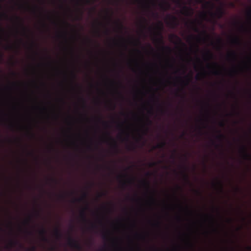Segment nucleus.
Returning <instances> with one entry per match:
<instances>
[{
    "mask_svg": "<svg viewBox=\"0 0 251 251\" xmlns=\"http://www.w3.org/2000/svg\"><path fill=\"white\" fill-rule=\"evenodd\" d=\"M181 13L185 15H191L193 13V10L189 7L184 6L182 8Z\"/></svg>",
    "mask_w": 251,
    "mask_h": 251,
    "instance_id": "nucleus-7",
    "label": "nucleus"
},
{
    "mask_svg": "<svg viewBox=\"0 0 251 251\" xmlns=\"http://www.w3.org/2000/svg\"><path fill=\"white\" fill-rule=\"evenodd\" d=\"M151 201L153 202H154L155 201V200L153 196L151 197Z\"/></svg>",
    "mask_w": 251,
    "mask_h": 251,
    "instance_id": "nucleus-50",
    "label": "nucleus"
},
{
    "mask_svg": "<svg viewBox=\"0 0 251 251\" xmlns=\"http://www.w3.org/2000/svg\"><path fill=\"white\" fill-rule=\"evenodd\" d=\"M166 143L165 141H162L158 143L155 146L153 147V149H162L166 146Z\"/></svg>",
    "mask_w": 251,
    "mask_h": 251,
    "instance_id": "nucleus-15",
    "label": "nucleus"
},
{
    "mask_svg": "<svg viewBox=\"0 0 251 251\" xmlns=\"http://www.w3.org/2000/svg\"><path fill=\"white\" fill-rule=\"evenodd\" d=\"M133 181V179H129L128 180L127 182L129 183H132Z\"/></svg>",
    "mask_w": 251,
    "mask_h": 251,
    "instance_id": "nucleus-47",
    "label": "nucleus"
},
{
    "mask_svg": "<svg viewBox=\"0 0 251 251\" xmlns=\"http://www.w3.org/2000/svg\"><path fill=\"white\" fill-rule=\"evenodd\" d=\"M167 18L169 19L168 24L172 28L176 27L178 25V22L177 18L173 15H168Z\"/></svg>",
    "mask_w": 251,
    "mask_h": 251,
    "instance_id": "nucleus-3",
    "label": "nucleus"
},
{
    "mask_svg": "<svg viewBox=\"0 0 251 251\" xmlns=\"http://www.w3.org/2000/svg\"><path fill=\"white\" fill-rule=\"evenodd\" d=\"M87 208L88 207L86 206L84 209H82L80 212V216L81 217V220L84 222H86L87 221L85 213V210H86Z\"/></svg>",
    "mask_w": 251,
    "mask_h": 251,
    "instance_id": "nucleus-10",
    "label": "nucleus"
},
{
    "mask_svg": "<svg viewBox=\"0 0 251 251\" xmlns=\"http://www.w3.org/2000/svg\"><path fill=\"white\" fill-rule=\"evenodd\" d=\"M136 43L137 44H141V42H140V41L139 40H136Z\"/></svg>",
    "mask_w": 251,
    "mask_h": 251,
    "instance_id": "nucleus-56",
    "label": "nucleus"
},
{
    "mask_svg": "<svg viewBox=\"0 0 251 251\" xmlns=\"http://www.w3.org/2000/svg\"><path fill=\"white\" fill-rule=\"evenodd\" d=\"M51 180L52 181H53V182H55V183H57V181H56V180H55V179H54V178H51Z\"/></svg>",
    "mask_w": 251,
    "mask_h": 251,
    "instance_id": "nucleus-52",
    "label": "nucleus"
},
{
    "mask_svg": "<svg viewBox=\"0 0 251 251\" xmlns=\"http://www.w3.org/2000/svg\"><path fill=\"white\" fill-rule=\"evenodd\" d=\"M108 135L109 139L112 141V143L111 144V146L112 148L116 152H117L118 150V146L117 142L115 141V140L113 138H112L111 136L109 135V134H108Z\"/></svg>",
    "mask_w": 251,
    "mask_h": 251,
    "instance_id": "nucleus-8",
    "label": "nucleus"
},
{
    "mask_svg": "<svg viewBox=\"0 0 251 251\" xmlns=\"http://www.w3.org/2000/svg\"><path fill=\"white\" fill-rule=\"evenodd\" d=\"M155 165H156V163H155V162H152L150 164V167H153V166H154Z\"/></svg>",
    "mask_w": 251,
    "mask_h": 251,
    "instance_id": "nucleus-42",
    "label": "nucleus"
},
{
    "mask_svg": "<svg viewBox=\"0 0 251 251\" xmlns=\"http://www.w3.org/2000/svg\"><path fill=\"white\" fill-rule=\"evenodd\" d=\"M0 16H3V17H4L5 18H7L8 17L6 13H2L0 14Z\"/></svg>",
    "mask_w": 251,
    "mask_h": 251,
    "instance_id": "nucleus-39",
    "label": "nucleus"
},
{
    "mask_svg": "<svg viewBox=\"0 0 251 251\" xmlns=\"http://www.w3.org/2000/svg\"><path fill=\"white\" fill-rule=\"evenodd\" d=\"M231 43L234 45H239L241 43L240 39L238 37L236 36L231 38Z\"/></svg>",
    "mask_w": 251,
    "mask_h": 251,
    "instance_id": "nucleus-12",
    "label": "nucleus"
},
{
    "mask_svg": "<svg viewBox=\"0 0 251 251\" xmlns=\"http://www.w3.org/2000/svg\"><path fill=\"white\" fill-rule=\"evenodd\" d=\"M107 233H104L103 234V235H102V238H103V239H107Z\"/></svg>",
    "mask_w": 251,
    "mask_h": 251,
    "instance_id": "nucleus-38",
    "label": "nucleus"
},
{
    "mask_svg": "<svg viewBox=\"0 0 251 251\" xmlns=\"http://www.w3.org/2000/svg\"><path fill=\"white\" fill-rule=\"evenodd\" d=\"M27 233L29 235H32V232L31 231H27Z\"/></svg>",
    "mask_w": 251,
    "mask_h": 251,
    "instance_id": "nucleus-60",
    "label": "nucleus"
},
{
    "mask_svg": "<svg viewBox=\"0 0 251 251\" xmlns=\"http://www.w3.org/2000/svg\"><path fill=\"white\" fill-rule=\"evenodd\" d=\"M247 250L249 251H251V246H249L247 247Z\"/></svg>",
    "mask_w": 251,
    "mask_h": 251,
    "instance_id": "nucleus-54",
    "label": "nucleus"
},
{
    "mask_svg": "<svg viewBox=\"0 0 251 251\" xmlns=\"http://www.w3.org/2000/svg\"><path fill=\"white\" fill-rule=\"evenodd\" d=\"M87 197V194L86 193H84L82 195V197L79 199H74L73 202H80L82 201L86 200Z\"/></svg>",
    "mask_w": 251,
    "mask_h": 251,
    "instance_id": "nucleus-13",
    "label": "nucleus"
},
{
    "mask_svg": "<svg viewBox=\"0 0 251 251\" xmlns=\"http://www.w3.org/2000/svg\"><path fill=\"white\" fill-rule=\"evenodd\" d=\"M54 234L57 239H59L62 237V234L60 230L57 228H55L54 230Z\"/></svg>",
    "mask_w": 251,
    "mask_h": 251,
    "instance_id": "nucleus-14",
    "label": "nucleus"
},
{
    "mask_svg": "<svg viewBox=\"0 0 251 251\" xmlns=\"http://www.w3.org/2000/svg\"><path fill=\"white\" fill-rule=\"evenodd\" d=\"M153 98H155V99H156V101H157V102H159L158 98H157L155 97V96L154 95H153Z\"/></svg>",
    "mask_w": 251,
    "mask_h": 251,
    "instance_id": "nucleus-59",
    "label": "nucleus"
},
{
    "mask_svg": "<svg viewBox=\"0 0 251 251\" xmlns=\"http://www.w3.org/2000/svg\"><path fill=\"white\" fill-rule=\"evenodd\" d=\"M21 25H22V27H23V28L24 30H25V28L24 27V25H23V23H22L21 24Z\"/></svg>",
    "mask_w": 251,
    "mask_h": 251,
    "instance_id": "nucleus-61",
    "label": "nucleus"
},
{
    "mask_svg": "<svg viewBox=\"0 0 251 251\" xmlns=\"http://www.w3.org/2000/svg\"><path fill=\"white\" fill-rule=\"evenodd\" d=\"M102 122L104 126H107V125H108L107 123H106V122H103V121Z\"/></svg>",
    "mask_w": 251,
    "mask_h": 251,
    "instance_id": "nucleus-57",
    "label": "nucleus"
},
{
    "mask_svg": "<svg viewBox=\"0 0 251 251\" xmlns=\"http://www.w3.org/2000/svg\"><path fill=\"white\" fill-rule=\"evenodd\" d=\"M59 197H60V198H61V199H64V195H60V196H59Z\"/></svg>",
    "mask_w": 251,
    "mask_h": 251,
    "instance_id": "nucleus-58",
    "label": "nucleus"
},
{
    "mask_svg": "<svg viewBox=\"0 0 251 251\" xmlns=\"http://www.w3.org/2000/svg\"><path fill=\"white\" fill-rule=\"evenodd\" d=\"M210 14L212 17H216L217 19H220L224 15L225 11L222 7H219L215 12L213 13L211 12Z\"/></svg>",
    "mask_w": 251,
    "mask_h": 251,
    "instance_id": "nucleus-4",
    "label": "nucleus"
},
{
    "mask_svg": "<svg viewBox=\"0 0 251 251\" xmlns=\"http://www.w3.org/2000/svg\"><path fill=\"white\" fill-rule=\"evenodd\" d=\"M158 0H151V1L153 5H155L156 4V2Z\"/></svg>",
    "mask_w": 251,
    "mask_h": 251,
    "instance_id": "nucleus-43",
    "label": "nucleus"
},
{
    "mask_svg": "<svg viewBox=\"0 0 251 251\" xmlns=\"http://www.w3.org/2000/svg\"><path fill=\"white\" fill-rule=\"evenodd\" d=\"M219 125L220 126L223 127L225 126V123L223 121L220 122Z\"/></svg>",
    "mask_w": 251,
    "mask_h": 251,
    "instance_id": "nucleus-37",
    "label": "nucleus"
},
{
    "mask_svg": "<svg viewBox=\"0 0 251 251\" xmlns=\"http://www.w3.org/2000/svg\"><path fill=\"white\" fill-rule=\"evenodd\" d=\"M28 251H36V247L35 246H33L31 247L28 249Z\"/></svg>",
    "mask_w": 251,
    "mask_h": 251,
    "instance_id": "nucleus-29",
    "label": "nucleus"
},
{
    "mask_svg": "<svg viewBox=\"0 0 251 251\" xmlns=\"http://www.w3.org/2000/svg\"><path fill=\"white\" fill-rule=\"evenodd\" d=\"M186 77H187V80L185 82V85H187L188 84L189 82L191 81V75H190L189 77L187 76ZM183 82H184V81H183Z\"/></svg>",
    "mask_w": 251,
    "mask_h": 251,
    "instance_id": "nucleus-26",
    "label": "nucleus"
},
{
    "mask_svg": "<svg viewBox=\"0 0 251 251\" xmlns=\"http://www.w3.org/2000/svg\"><path fill=\"white\" fill-rule=\"evenodd\" d=\"M240 151L243 155V157L245 160H251V155L248 153L247 149L245 146H242Z\"/></svg>",
    "mask_w": 251,
    "mask_h": 251,
    "instance_id": "nucleus-5",
    "label": "nucleus"
},
{
    "mask_svg": "<svg viewBox=\"0 0 251 251\" xmlns=\"http://www.w3.org/2000/svg\"><path fill=\"white\" fill-rule=\"evenodd\" d=\"M30 218H29L28 219H27V220H25V223H26V224H28V223H29V221H30Z\"/></svg>",
    "mask_w": 251,
    "mask_h": 251,
    "instance_id": "nucleus-51",
    "label": "nucleus"
},
{
    "mask_svg": "<svg viewBox=\"0 0 251 251\" xmlns=\"http://www.w3.org/2000/svg\"><path fill=\"white\" fill-rule=\"evenodd\" d=\"M159 6L162 10L166 11L169 8L170 5L168 2L164 1L159 3Z\"/></svg>",
    "mask_w": 251,
    "mask_h": 251,
    "instance_id": "nucleus-9",
    "label": "nucleus"
},
{
    "mask_svg": "<svg viewBox=\"0 0 251 251\" xmlns=\"http://www.w3.org/2000/svg\"><path fill=\"white\" fill-rule=\"evenodd\" d=\"M105 195H106V193L102 192V193H100L99 194V196H99V198H100V197H101L102 196H105Z\"/></svg>",
    "mask_w": 251,
    "mask_h": 251,
    "instance_id": "nucleus-33",
    "label": "nucleus"
},
{
    "mask_svg": "<svg viewBox=\"0 0 251 251\" xmlns=\"http://www.w3.org/2000/svg\"><path fill=\"white\" fill-rule=\"evenodd\" d=\"M247 15L248 19L251 21V8L249 9L247 11Z\"/></svg>",
    "mask_w": 251,
    "mask_h": 251,
    "instance_id": "nucleus-24",
    "label": "nucleus"
},
{
    "mask_svg": "<svg viewBox=\"0 0 251 251\" xmlns=\"http://www.w3.org/2000/svg\"><path fill=\"white\" fill-rule=\"evenodd\" d=\"M146 122L148 126L151 125L152 124V121L149 118H146Z\"/></svg>",
    "mask_w": 251,
    "mask_h": 251,
    "instance_id": "nucleus-30",
    "label": "nucleus"
},
{
    "mask_svg": "<svg viewBox=\"0 0 251 251\" xmlns=\"http://www.w3.org/2000/svg\"><path fill=\"white\" fill-rule=\"evenodd\" d=\"M162 50H167V51H168L169 52H170L171 51V48L169 47H168V46H163L162 47Z\"/></svg>",
    "mask_w": 251,
    "mask_h": 251,
    "instance_id": "nucleus-25",
    "label": "nucleus"
},
{
    "mask_svg": "<svg viewBox=\"0 0 251 251\" xmlns=\"http://www.w3.org/2000/svg\"><path fill=\"white\" fill-rule=\"evenodd\" d=\"M149 113L151 114V113H152V109H151L150 110H149Z\"/></svg>",
    "mask_w": 251,
    "mask_h": 251,
    "instance_id": "nucleus-64",
    "label": "nucleus"
},
{
    "mask_svg": "<svg viewBox=\"0 0 251 251\" xmlns=\"http://www.w3.org/2000/svg\"><path fill=\"white\" fill-rule=\"evenodd\" d=\"M205 6H210L211 7H213L214 5L213 3L210 2V1H206L205 3Z\"/></svg>",
    "mask_w": 251,
    "mask_h": 251,
    "instance_id": "nucleus-27",
    "label": "nucleus"
},
{
    "mask_svg": "<svg viewBox=\"0 0 251 251\" xmlns=\"http://www.w3.org/2000/svg\"><path fill=\"white\" fill-rule=\"evenodd\" d=\"M160 223L159 222H157L154 224V226H157V227L160 226Z\"/></svg>",
    "mask_w": 251,
    "mask_h": 251,
    "instance_id": "nucleus-40",
    "label": "nucleus"
},
{
    "mask_svg": "<svg viewBox=\"0 0 251 251\" xmlns=\"http://www.w3.org/2000/svg\"><path fill=\"white\" fill-rule=\"evenodd\" d=\"M142 183L143 184V185L147 188V189H149V188H150V183H149V182L147 181V180H143L142 181Z\"/></svg>",
    "mask_w": 251,
    "mask_h": 251,
    "instance_id": "nucleus-20",
    "label": "nucleus"
},
{
    "mask_svg": "<svg viewBox=\"0 0 251 251\" xmlns=\"http://www.w3.org/2000/svg\"><path fill=\"white\" fill-rule=\"evenodd\" d=\"M198 3H201L203 2L204 0H196Z\"/></svg>",
    "mask_w": 251,
    "mask_h": 251,
    "instance_id": "nucleus-48",
    "label": "nucleus"
},
{
    "mask_svg": "<svg viewBox=\"0 0 251 251\" xmlns=\"http://www.w3.org/2000/svg\"><path fill=\"white\" fill-rule=\"evenodd\" d=\"M68 245L78 251H81L82 250V247L77 241L75 240L71 236H69L68 239Z\"/></svg>",
    "mask_w": 251,
    "mask_h": 251,
    "instance_id": "nucleus-1",
    "label": "nucleus"
},
{
    "mask_svg": "<svg viewBox=\"0 0 251 251\" xmlns=\"http://www.w3.org/2000/svg\"><path fill=\"white\" fill-rule=\"evenodd\" d=\"M18 244H19V242L17 241L10 240V241L9 242V245L10 248H11L16 246Z\"/></svg>",
    "mask_w": 251,
    "mask_h": 251,
    "instance_id": "nucleus-19",
    "label": "nucleus"
},
{
    "mask_svg": "<svg viewBox=\"0 0 251 251\" xmlns=\"http://www.w3.org/2000/svg\"><path fill=\"white\" fill-rule=\"evenodd\" d=\"M217 43L219 45H221L222 43V40L221 38H219L218 39H217Z\"/></svg>",
    "mask_w": 251,
    "mask_h": 251,
    "instance_id": "nucleus-34",
    "label": "nucleus"
},
{
    "mask_svg": "<svg viewBox=\"0 0 251 251\" xmlns=\"http://www.w3.org/2000/svg\"><path fill=\"white\" fill-rule=\"evenodd\" d=\"M16 20H17L18 21H21V19L19 17L16 16Z\"/></svg>",
    "mask_w": 251,
    "mask_h": 251,
    "instance_id": "nucleus-55",
    "label": "nucleus"
},
{
    "mask_svg": "<svg viewBox=\"0 0 251 251\" xmlns=\"http://www.w3.org/2000/svg\"><path fill=\"white\" fill-rule=\"evenodd\" d=\"M218 132L219 133V134L217 136L216 138L218 140L222 141H223V139L225 138V136L224 134H222L220 131H218Z\"/></svg>",
    "mask_w": 251,
    "mask_h": 251,
    "instance_id": "nucleus-17",
    "label": "nucleus"
},
{
    "mask_svg": "<svg viewBox=\"0 0 251 251\" xmlns=\"http://www.w3.org/2000/svg\"><path fill=\"white\" fill-rule=\"evenodd\" d=\"M175 2L179 4L181 3V0H175Z\"/></svg>",
    "mask_w": 251,
    "mask_h": 251,
    "instance_id": "nucleus-45",
    "label": "nucleus"
},
{
    "mask_svg": "<svg viewBox=\"0 0 251 251\" xmlns=\"http://www.w3.org/2000/svg\"><path fill=\"white\" fill-rule=\"evenodd\" d=\"M195 192L200 195L201 194V193L198 190H195Z\"/></svg>",
    "mask_w": 251,
    "mask_h": 251,
    "instance_id": "nucleus-62",
    "label": "nucleus"
},
{
    "mask_svg": "<svg viewBox=\"0 0 251 251\" xmlns=\"http://www.w3.org/2000/svg\"><path fill=\"white\" fill-rule=\"evenodd\" d=\"M12 48V46L11 45H7L5 47L6 50H11Z\"/></svg>",
    "mask_w": 251,
    "mask_h": 251,
    "instance_id": "nucleus-35",
    "label": "nucleus"
},
{
    "mask_svg": "<svg viewBox=\"0 0 251 251\" xmlns=\"http://www.w3.org/2000/svg\"><path fill=\"white\" fill-rule=\"evenodd\" d=\"M91 227L93 229L94 228H96V225L94 224H92L91 225Z\"/></svg>",
    "mask_w": 251,
    "mask_h": 251,
    "instance_id": "nucleus-44",
    "label": "nucleus"
},
{
    "mask_svg": "<svg viewBox=\"0 0 251 251\" xmlns=\"http://www.w3.org/2000/svg\"><path fill=\"white\" fill-rule=\"evenodd\" d=\"M202 34L205 36L206 38H210V36L207 34L206 31L205 30H203L202 32Z\"/></svg>",
    "mask_w": 251,
    "mask_h": 251,
    "instance_id": "nucleus-32",
    "label": "nucleus"
},
{
    "mask_svg": "<svg viewBox=\"0 0 251 251\" xmlns=\"http://www.w3.org/2000/svg\"><path fill=\"white\" fill-rule=\"evenodd\" d=\"M118 25H119V27H120L121 29L123 28V25L122 24V23H120V22H118Z\"/></svg>",
    "mask_w": 251,
    "mask_h": 251,
    "instance_id": "nucleus-41",
    "label": "nucleus"
},
{
    "mask_svg": "<svg viewBox=\"0 0 251 251\" xmlns=\"http://www.w3.org/2000/svg\"><path fill=\"white\" fill-rule=\"evenodd\" d=\"M126 175H120V176H119V177H120V178H121V177H126Z\"/></svg>",
    "mask_w": 251,
    "mask_h": 251,
    "instance_id": "nucleus-53",
    "label": "nucleus"
},
{
    "mask_svg": "<svg viewBox=\"0 0 251 251\" xmlns=\"http://www.w3.org/2000/svg\"><path fill=\"white\" fill-rule=\"evenodd\" d=\"M204 56L207 57L209 60L213 58V54L209 50H207L204 54Z\"/></svg>",
    "mask_w": 251,
    "mask_h": 251,
    "instance_id": "nucleus-16",
    "label": "nucleus"
},
{
    "mask_svg": "<svg viewBox=\"0 0 251 251\" xmlns=\"http://www.w3.org/2000/svg\"><path fill=\"white\" fill-rule=\"evenodd\" d=\"M39 234L41 236V239L43 241L45 242H48L49 241V240L46 236L47 231L44 228H42L39 230Z\"/></svg>",
    "mask_w": 251,
    "mask_h": 251,
    "instance_id": "nucleus-6",
    "label": "nucleus"
},
{
    "mask_svg": "<svg viewBox=\"0 0 251 251\" xmlns=\"http://www.w3.org/2000/svg\"><path fill=\"white\" fill-rule=\"evenodd\" d=\"M220 187V190L221 192H223V185L221 181H219L217 183Z\"/></svg>",
    "mask_w": 251,
    "mask_h": 251,
    "instance_id": "nucleus-23",
    "label": "nucleus"
},
{
    "mask_svg": "<svg viewBox=\"0 0 251 251\" xmlns=\"http://www.w3.org/2000/svg\"><path fill=\"white\" fill-rule=\"evenodd\" d=\"M212 73L214 75H219L220 74V72L217 70H214Z\"/></svg>",
    "mask_w": 251,
    "mask_h": 251,
    "instance_id": "nucleus-28",
    "label": "nucleus"
},
{
    "mask_svg": "<svg viewBox=\"0 0 251 251\" xmlns=\"http://www.w3.org/2000/svg\"><path fill=\"white\" fill-rule=\"evenodd\" d=\"M182 174H183V178H184V179L188 183H190V181L189 180V176L188 175H187V174L185 172H182Z\"/></svg>",
    "mask_w": 251,
    "mask_h": 251,
    "instance_id": "nucleus-18",
    "label": "nucleus"
},
{
    "mask_svg": "<svg viewBox=\"0 0 251 251\" xmlns=\"http://www.w3.org/2000/svg\"><path fill=\"white\" fill-rule=\"evenodd\" d=\"M205 75V74L204 73H202L201 74H198V75H197L196 77V78L197 79V80H199L200 79V75H201L202 76H204Z\"/></svg>",
    "mask_w": 251,
    "mask_h": 251,
    "instance_id": "nucleus-31",
    "label": "nucleus"
},
{
    "mask_svg": "<svg viewBox=\"0 0 251 251\" xmlns=\"http://www.w3.org/2000/svg\"><path fill=\"white\" fill-rule=\"evenodd\" d=\"M3 56V53H1V52H0V60H2V59Z\"/></svg>",
    "mask_w": 251,
    "mask_h": 251,
    "instance_id": "nucleus-49",
    "label": "nucleus"
},
{
    "mask_svg": "<svg viewBox=\"0 0 251 251\" xmlns=\"http://www.w3.org/2000/svg\"><path fill=\"white\" fill-rule=\"evenodd\" d=\"M170 38L171 40L176 39V40H178L179 42V43H180L183 46H185V45L182 42L180 38L178 36H177L176 34H171L170 35Z\"/></svg>",
    "mask_w": 251,
    "mask_h": 251,
    "instance_id": "nucleus-11",
    "label": "nucleus"
},
{
    "mask_svg": "<svg viewBox=\"0 0 251 251\" xmlns=\"http://www.w3.org/2000/svg\"><path fill=\"white\" fill-rule=\"evenodd\" d=\"M72 75L74 78H75L76 77V75L74 73H72Z\"/></svg>",
    "mask_w": 251,
    "mask_h": 251,
    "instance_id": "nucleus-63",
    "label": "nucleus"
},
{
    "mask_svg": "<svg viewBox=\"0 0 251 251\" xmlns=\"http://www.w3.org/2000/svg\"><path fill=\"white\" fill-rule=\"evenodd\" d=\"M126 183L127 182L125 180H124L122 181V184L123 187H125L126 186Z\"/></svg>",
    "mask_w": 251,
    "mask_h": 251,
    "instance_id": "nucleus-36",
    "label": "nucleus"
},
{
    "mask_svg": "<svg viewBox=\"0 0 251 251\" xmlns=\"http://www.w3.org/2000/svg\"><path fill=\"white\" fill-rule=\"evenodd\" d=\"M163 24L159 22V24L156 26V28L158 30V32H157V35H158L159 38H156L155 41L156 42L163 44V36L162 35L161 31L163 30Z\"/></svg>",
    "mask_w": 251,
    "mask_h": 251,
    "instance_id": "nucleus-2",
    "label": "nucleus"
},
{
    "mask_svg": "<svg viewBox=\"0 0 251 251\" xmlns=\"http://www.w3.org/2000/svg\"><path fill=\"white\" fill-rule=\"evenodd\" d=\"M227 56L228 57H232L234 59H235L236 58V53L234 51H232L228 54Z\"/></svg>",
    "mask_w": 251,
    "mask_h": 251,
    "instance_id": "nucleus-21",
    "label": "nucleus"
},
{
    "mask_svg": "<svg viewBox=\"0 0 251 251\" xmlns=\"http://www.w3.org/2000/svg\"><path fill=\"white\" fill-rule=\"evenodd\" d=\"M191 24L193 25V30L195 31V32H198L199 31V30L198 29V28L196 26V25H195V24L194 23V22H192L191 23Z\"/></svg>",
    "mask_w": 251,
    "mask_h": 251,
    "instance_id": "nucleus-22",
    "label": "nucleus"
},
{
    "mask_svg": "<svg viewBox=\"0 0 251 251\" xmlns=\"http://www.w3.org/2000/svg\"><path fill=\"white\" fill-rule=\"evenodd\" d=\"M188 245L191 248H193L194 247V245L190 242H188Z\"/></svg>",
    "mask_w": 251,
    "mask_h": 251,
    "instance_id": "nucleus-46",
    "label": "nucleus"
}]
</instances>
